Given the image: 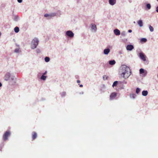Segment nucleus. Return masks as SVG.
<instances>
[{
  "instance_id": "1",
  "label": "nucleus",
  "mask_w": 158,
  "mask_h": 158,
  "mask_svg": "<svg viewBox=\"0 0 158 158\" xmlns=\"http://www.w3.org/2000/svg\"><path fill=\"white\" fill-rule=\"evenodd\" d=\"M119 73L122 77L125 79H127L130 76L131 72L128 67L123 65L120 68Z\"/></svg>"
},
{
  "instance_id": "2",
  "label": "nucleus",
  "mask_w": 158,
  "mask_h": 158,
  "mask_svg": "<svg viewBox=\"0 0 158 158\" xmlns=\"http://www.w3.org/2000/svg\"><path fill=\"white\" fill-rule=\"evenodd\" d=\"M39 41L37 38H34L31 41V48L34 49L37 48L38 45Z\"/></svg>"
},
{
  "instance_id": "3",
  "label": "nucleus",
  "mask_w": 158,
  "mask_h": 158,
  "mask_svg": "<svg viewBox=\"0 0 158 158\" xmlns=\"http://www.w3.org/2000/svg\"><path fill=\"white\" fill-rule=\"evenodd\" d=\"M65 35L70 38H73L74 36V34L71 31L69 30L66 31Z\"/></svg>"
},
{
  "instance_id": "4",
  "label": "nucleus",
  "mask_w": 158,
  "mask_h": 158,
  "mask_svg": "<svg viewBox=\"0 0 158 158\" xmlns=\"http://www.w3.org/2000/svg\"><path fill=\"white\" fill-rule=\"evenodd\" d=\"M10 135V133L9 131H7L5 132L3 135V139L4 141H6L8 139V137Z\"/></svg>"
},
{
  "instance_id": "5",
  "label": "nucleus",
  "mask_w": 158,
  "mask_h": 158,
  "mask_svg": "<svg viewBox=\"0 0 158 158\" xmlns=\"http://www.w3.org/2000/svg\"><path fill=\"white\" fill-rule=\"evenodd\" d=\"M139 56L140 59L143 61H145L146 60V56L142 52H140L139 53Z\"/></svg>"
},
{
  "instance_id": "6",
  "label": "nucleus",
  "mask_w": 158,
  "mask_h": 158,
  "mask_svg": "<svg viewBox=\"0 0 158 158\" xmlns=\"http://www.w3.org/2000/svg\"><path fill=\"white\" fill-rule=\"evenodd\" d=\"M91 30L92 31L95 32L97 30V28L95 24L94 23L91 24Z\"/></svg>"
},
{
  "instance_id": "7",
  "label": "nucleus",
  "mask_w": 158,
  "mask_h": 158,
  "mask_svg": "<svg viewBox=\"0 0 158 158\" xmlns=\"http://www.w3.org/2000/svg\"><path fill=\"white\" fill-rule=\"evenodd\" d=\"M11 75L9 73H6L4 77V80L5 81H7L10 80V77Z\"/></svg>"
},
{
  "instance_id": "8",
  "label": "nucleus",
  "mask_w": 158,
  "mask_h": 158,
  "mask_svg": "<svg viewBox=\"0 0 158 158\" xmlns=\"http://www.w3.org/2000/svg\"><path fill=\"white\" fill-rule=\"evenodd\" d=\"M117 95V93L115 92H113L111 93L110 96V99L111 100H112L115 98Z\"/></svg>"
},
{
  "instance_id": "9",
  "label": "nucleus",
  "mask_w": 158,
  "mask_h": 158,
  "mask_svg": "<svg viewBox=\"0 0 158 158\" xmlns=\"http://www.w3.org/2000/svg\"><path fill=\"white\" fill-rule=\"evenodd\" d=\"M134 48V46L132 45H128L127 46L126 49L127 50L131 51Z\"/></svg>"
},
{
  "instance_id": "10",
  "label": "nucleus",
  "mask_w": 158,
  "mask_h": 158,
  "mask_svg": "<svg viewBox=\"0 0 158 158\" xmlns=\"http://www.w3.org/2000/svg\"><path fill=\"white\" fill-rule=\"evenodd\" d=\"M12 16L13 19L15 21H18L19 19V17L18 15H13Z\"/></svg>"
},
{
  "instance_id": "11",
  "label": "nucleus",
  "mask_w": 158,
  "mask_h": 158,
  "mask_svg": "<svg viewBox=\"0 0 158 158\" xmlns=\"http://www.w3.org/2000/svg\"><path fill=\"white\" fill-rule=\"evenodd\" d=\"M114 32L116 35H119L120 34V31L117 29H116L114 30Z\"/></svg>"
},
{
  "instance_id": "12",
  "label": "nucleus",
  "mask_w": 158,
  "mask_h": 158,
  "mask_svg": "<svg viewBox=\"0 0 158 158\" xmlns=\"http://www.w3.org/2000/svg\"><path fill=\"white\" fill-rule=\"evenodd\" d=\"M110 51L109 48H107L104 50L103 53L105 55H108Z\"/></svg>"
},
{
  "instance_id": "13",
  "label": "nucleus",
  "mask_w": 158,
  "mask_h": 158,
  "mask_svg": "<svg viewBox=\"0 0 158 158\" xmlns=\"http://www.w3.org/2000/svg\"><path fill=\"white\" fill-rule=\"evenodd\" d=\"M109 3L112 6H113L116 3V0H109Z\"/></svg>"
},
{
  "instance_id": "14",
  "label": "nucleus",
  "mask_w": 158,
  "mask_h": 158,
  "mask_svg": "<svg viewBox=\"0 0 158 158\" xmlns=\"http://www.w3.org/2000/svg\"><path fill=\"white\" fill-rule=\"evenodd\" d=\"M9 81H11L12 82L14 83H15L16 79L15 78V76L13 75H11L10 77V80H9Z\"/></svg>"
},
{
  "instance_id": "15",
  "label": "nucleus",
  "mask_w": 158,
  "mask_h": 158,
  "mask_svg": "<svg viewBox=\"0 0 158 158\" xmlns=\"http://www.w3.org/2000/svg\"><path fill=\"white\" fill-rule=\"evenodd\" d=\"M116 62L114 60H109L108 61L109 64L111 65H113L115 64Z\"/></svg>"
},
{
  "instance_id": "16",
  "label": "nucleus",
  "mask_w": 158,
  "mask_h": 158,
  "mask_svg": "<svg viewBox=\"0 0 158 158\" xmlns=\"http://www.w3.org/2000/svg\"><path fill=\"white\" fill-rule=\"evenodd\" d=\"M137 23L140 27H142L143 26V22L142 20H138L137 22Z\"/></svg>"
},
{
  "instance_id": "17",
  "label": "nucleus",
  "mask_w": 158,
  "mask_h": 158,
  "mask_svg": "<svg viewBox=\"0 0 158 158\" xmlns=\"http://www.w3.org/2000/svg\"><path fill=\"white\" fill-rule=\"evenodd\" d=\"M55 13H56V16H60L61 15V11L60 10H58Z\"/></svg>"
},
{
  "instance_id": "18",
  "label": "nucleus",
  "mask_w": 158,
  "mask_h": 158,
  "mask_svg": "<svg viewBox=\"0 0 158 158\" xmlns=\"http://www.w3.org/2000/svg\"><path fill=\"white\" fill-rule=\"evenodd\" d=\"M142 95L144 96H146L148 94V92L147 90H143L142 92Z\"/></svg>"
},
{
  "instance_id": "19",
  "label": "nucleus",
  "mask_w": 158,
  "mask_h": 158,
  "mask_svg": "<svg viewBox=\"0 0 158 158\" xmlns=\"http://www.w3.org/2000/svg\"><path fill=\"white\" fill-rule=\"evenodd\" d=\"M47 77V76L42 75L40 77V79L41 80L45 81L46 80Z\"/></svg>"
},
{
  "instance_id": "20",
  "label": "nucleus",
  "mask_w": 158,
  "mask_h": 158,
  "mask_svg": "<svg viewBox=\"0 0 158 158\" xmlns=\"http://www.w3.org/2000/svg\"><path fill=\"white\" fill-rule=\"evenodd\" d=\"M37 136V134L35 132H33V135H32V139L34 140L35 139Z\"/></svg>"
},
{
  "instance_id": "21",
  "label": "nucleus",
  "mask_w": 158,
  "mask_h": 158,
  "mask_svg": "<svg viewBox=\"0 0 158 158\" xmlns=\"http://www.w3.org/2000/svg\"><path fill=\"white\" fill-rule=\"evenodd\" d=\"M146 9L150 10L151 8V5L150 3H147L146 5Z\"/></svg>"
},
{
  "instance_id": "22",
  "label": "nucleus",
  "mask_w": 158,
  "mask_h": 158,
  "mask_svg": "<svg viewBox=\"0 0 158 158\" xmlns=\"http://www.w3.org/2000/svg\"><path fill=\"white\" fill-rule=\"evenodd\" d=\"M44 16L45 17H47L48 19H50L51 18L50 14H45L44 15Z\"/></svg>"
},
{
  "instance_id": "23",
  "label": "nucleus",
  "mask_w": 158,
  "mask_h": 158,
  "mask_svg": "<svg viewBox=\"0 0 158 158\" xmlns=\"http://www.w3.org/2000/svg\"><path fill=\"white\" fill-rule=\"evenodd\" d=\"M19 31V28L18 27H16L14 28V31L15 32L18 33Z\"/></svg>"
},
{
  "instance_id": "24",
  "label": "nucleus",
  "mask_w": 158,
  "mask_h": 158,
  "mask_svg": "<svg viewBox=\"0 0 158 158\" xmlns=\"http://www.w3.org/2000/svg\"><path fill=\"white\" fill-rule=\"evenodd\" d=\"M136 95L135 94H130V98H131L134 99Z\"/></svg>"
},
{
  "instance_id": "25",
  "label": "nucleus",
  "mask_w": 158,
  "mask_h": 158,
  "mask_svg": "<svg viewBox=\"0 0 158 158\" xmlns=\"http://www.w3.org/2000/svg\"><path fill=\"white\" fill-rule=\"evenodd\" d=\"M60 94L61 97H64L66 95V92L64 91L60 93Z\"/></svg>"
},
{
  "instance_id": "26",
  "label": "nucleus",
  "mask_w": 158,
  "mask_h": 158,
  "mask_svg": "<svg viewBox=\"0 0 158 158\" xmlns=\"http://www.w3.org/2000/svg\"><path fill=\"white\" fill-rule=\"evenodd\" d=\"M50 58L48 57H46L44 58L45 61L46 62H48L50 61Z\"/></svg>"
},
{
  "instance_id": "27",
  "label": "nucleus",
  "mask_w": 158,
  "mask_h": 158,
  "mask_svg": "<svg viewBox=\"0 0 158 158\" xmlns=\"http://www.w3.org/2000/svg\"><path fill=\"white\" fill-rule=\"evenodd\" d=\"M50 14L51 15V18L53 17L56 16V13H55V12H52V13H50Z\"/></svg>"
},
{
  "instance_id": "28",
  "label": "nucleus",
  "mask_w": 158,
  "mask_h": 158,
  "mask_svg": "<svg viewBox=\"0 0 158 158\" xmlns=\"http://www.w3.org/2000/svg\"><path fill=\"white\" fill-rule=\"evenodd\" d=\"M147 41V40L146 38H142L140 40V41L141 42H146Z\"/></svg>"
},
{
  "instance_id": "29",
  "label": "nucleus",
  "mask_w": 158,
  "mask_h": 158,
  "mask_svg": "<svg viewBox=\"0 0 158 158\" xmlns=\"http://www.w3.org/2000/svg\"><path fill=\"white\" fill-rule=\"evenodd\" d=\"M121 35L123 37L125 36L126 35V32L125 31H123L121 33Z\"/></svg>"
},
{
  "instance_id": "30",
  "label": "nucleus",
  "mask_w": 158,
  "mask_h": 158,
  "mask_svg": "<svg viewBox=\"0 0 158 158\" xmlns=\"http://www.w3.org/2000/svg\"><path fill=\"white\" fill-rule=\"evenodd\" d=\"M118 82L117 81H115L113 83L112 86L114 87V86H116L118 84Z\"/></svg>"
},
{
  "instance_id": "31",
  "label": "nucleus",
  "mask_w": 158,
  "mask_h": 158,
  "mask_svg": "<svg viewBox=\"0 0 158 158\" xmlns=\"http://www.w3.org/2000/svg\"><path fill=\"white\" fill-rule=\"evenodd\" d=\"M149 29L151 32H153L154 31V28L151 25L149 26Z\"/></svg>"
},
{
  "instance_id": "32",
  "label": "nucleus",
  "mask_w": 158,
  "mask_h": 158,
  "mask_svg": "<svg viewBox=\"0 0 158 158\" xmlns=\"http://www.w3.org/2000/svg\"><path fill=\"white\" fill-rule=\"evenodd\" d=\"M141 89L139 88H137L136 90V94H138L140 91Z\"/></svg>"
},
{
  "instance_id": "33",
  "label": "nucleus",
  "mask_w": 158,
  "mask_h": 158,
  "mask_svg": "<svg viewBox=\"0 0 158 158\" xmlns=\"http://www.w3.org/2000/svg\"><path fill=\"white\" fill-rule=\"evenodd\" d=\"M144 72V71L143 69H139V72L140 74H142Z\"/></svg>"
},
{
  "instance_id": "34",
  "label": "nucleus",
  "mask_w": 158,
  "mask_h": 158,
  "mask_svg": "<svg viewBox=\"0 0 158 158\" xmlns=\"http://www.w3.org/2000/svg\"><path fill=\"white\" fill-rule=\"evenodd\" d=\"M15 52L18 53L19 52V48H16L14 51Z\"/></svg>"
},
{
  "instance_id": "35",
  "label": "nucleus",
  "mask_w": 158,
  "mask_h": 158,
  "mask_svg": "<svg viewBox=\"0 0 158 158\" xmlns=\"http://www.w3.org/2000/svg\"><path fill=\"white\" fill-rule=\"evenodd\" d=\"M108 77L106 75H104L103 77V78L104 80H106L107 79Z\"/></svg>"
},
{
  "instance_id": "36",
  "label": "nucleus",
  "mask_w": 158,
  "mask_h": 158,
  "mask_svg": "<svg viewBox=\"0 0 158 158\" xmlns=\"http://www.w3.org/2000/svg\"><path fill=\"white\" fill-rule=\"evenodd\" d=\"M4 143H2V144H1L0 146V151H2V147L4 146Z\"/></svg>"
},
{
  "instance_id": "37",
  "label": "nucleus",
  "mask_w": 158,
  "mask_h": 158,
  "mask_svg": "<svg viewBox=\"0 0 158 158\" xmlns=\"http://www.w3.org/2000/svg\"><path fill=\"white\" fill-rule=\"evenodd\" d=\"M108 64H103V67L104 68H107L108 67Z\"/></svg>"
},
{
  "instance_id": "38",
  "label": "nucleus",
  "mask_w": 158,
  "mask_h": 158,
  "mask_svg": "<svg viewBox=\"0 0 158 158\" xmlns=\"http://www.w3.org/2000/svg\"><path fill=\"white\" fill-rule=\"evenodd\" d=\"M36 52L37 53H39L40 52V51L39 49H37L36 50Z\"/></svg>"
},
{
  "instance_id": "39",
  "label": "nucleus",
  "mask_w": 158,
  "mask_h": 158,
  "mask_svg": "<svg viewBox=\"0 0 158 158\" xmlns=\"http://www.w3.org/2000/svg\"><path fill=\"white\" fill-rule=\"evenodd\" d=\"M156 12L158 13V6L156 7Z\"/></svg>"
},
{
  "instance_id": "40",
  "label": "nucleus",
  "mask_w": 158,
  "mask_h": 158,
  "mask_svg": "<svg viewBox=\"0 0 158 158\" xmlns=\"http://www.w3.org/2000/svg\"><path fill=\"white\" fill-rule=\"evenodd\" d=\"M47 71H46L44 73L42 74V75H46L47 74Z\"/></svg>"
},
{
  "instance_id": "41",
  "label": "nucleus",
  "mask_w": 158,
  "mask_h": 158,
  "mask_svg": "<svg viewBox=\"0 0 158 158\" xmlns=\"http://www.w3.org/2000/svg\"><path fill=\"white\" fill-rule=\"evenodd\" d=\"M17 1L19 3H21L22 2L23 0H17Z\"/></svg>"
},
{
  "instance_id": "42",
  "label": "nucleus",
  "mask_w": 158,
  "mask_h": 158,
  "mask_svg": "<svg viewBox=\"0 0 158 158\" xmlns=\"http://www.w3.org/2000/svg\"><path fill=\"white\" fill-rule=\"evenodd\" d=\"M132 32V30L131 29H129L128 30V32L129 33H131Z\"/></svg>"
},
{
  "instance_id": "43",
  "label": "nucleus",
  "mask_w": 158,
  "mask_h": 158,
  "mask_svg": "<svg viewBox=\"0 0 158 158\" xmlns=\"http://www.w3.org/2000/svg\"><path fill=\"white\" fill-rule=\"evenodd\" d=\"M123 83L124 84H127V82L125 81H123Z\"/></svg>"
},
{
  "instance_id": "44",
  "label": "nucleus",
  "mask_w": 158,
  "mask_h": 158,
  "mask_svg": "<svg viewBox=\"0 0 158 158\" xmlns=\"http://www.w3.org/2000/svg\"><path fill=\"white\" fill-rule=\"evenodd\" d=\"M77 83H80V81L79 80H77Z\"/></svg>"
},
{
  "instance_id": "45",
  "label": "nucleus",
  "mask_w": 158,
  "mask_h": 158,
  "mask_svg": "<svg viewBox=\"0 0 158 158\" xmlns=\"http://www.w3.org/2000/svg\"><path fill=\"white\" fill-rule=\"evenodd\" d=\"M83 85H82V84H81V85H80V87H83Z\"/></svg>"
},
{
  "instance_id": "46",
  "label": "nucleus",
  "mask_w": 158,
  "mask_h": 158,
  "mask_svg": "<svg viewBox=\"0 0 158 158\" xmlns=\"http://www.w3.org/2000/svg\"><path fill=\"white\" fill-rule=\"evenodd\" d=\"M2 86V83L0 82V87L1 86Z\"/></svg>"
},
{
  "instance_id": "47",
  "label": "nucleus",
  "mask_w": 158,
  "mask_h": 158,
  "mask_svg": "<svg viewBox=\"0 0 158 158\" xmlns=\"http://www.w3.org/2000/svg\"><path fill=\"white\" fill-rule=\"evenodd\" d=\"M133 23H135V22L134 21Z\"/></svg>"
},
{
  "instance_id": "48",
  "label": "nucleus",
  "mask_w": 158,
  "mask_h": 158,
  "mask_svg": "<svg viewBox=\"0 0 158 158\" xmlns=\"http://www.w3.org/2000/svg\"><path fill=\"white\" fill-rule=\"evenodd\" d=\"M157 77L158 78V75H157Z\"/></svg>"
},
{
  "instance_id": "49",
  "label": "nucleus",
  "mask_w": 158,
  "mask_h": 158,
  "mask_svg": "<svg viewBox=\"0 0 158 158\" xmlns=\"http://www.w3.org/2000/svg\"><path fill=\"white\" fill-rule=\"evenodd\" d=\"M157 1L158 2V0H157Z\"/></svg>"
}]
</instances>
